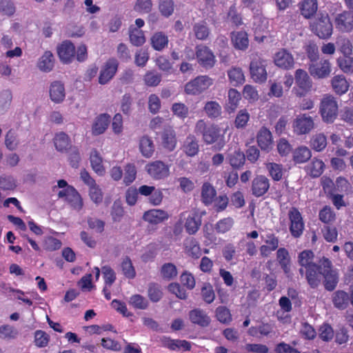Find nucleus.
<instances>
[{
	"label": "nucleus",
	"mask_w": 353,
	"mask_h": 353,
	"mask_svg": "<svg viewBox=\"0 0 353 353\" xmlns=\"http://www.w3.org/2000/svg\"><path fill=\"white\" fill-rule=\"evenodd\" d=\"M320 268L319 273L323 277L325 289L330 292L333 291L339 283V275L337 272L332 269V262L327 258L323 257L321 259Z\"/></svg>",
	"instance_id": "f257e3e1"
},
{
	"label": "nucleus",
	"mask_w": 353,
	"mask_h": 353,
	"mask_svg": "<svg viewBox=\"0 0 353 353\" xmlns=\"http://www.w3.org/2000/svg\"><path fill=\"white\" fill-rule=\"evenodd\" d=\"M339 106L335 98L331 95H325L321 99L319 112L322 120L327 123H332L338 115Z\"/></svg>",
	"instance_id": "f03ea898"
},
{
	"label": "nucleus",
	"mask_w": 353,
	"mask_h": 353,
	"mask_svg": "<svg viewBox=\"0 0 353 353\" xmlns=\"http://www.w3.org/2000/svg\"><path fill=\"white\" fill-rule=\"evenodd\" d=\"M194 132L202 135L203 140L206 144H212L216 141L220 137V129L216 125L207 126L203 119L199 120L195 125Z\"/></svg>",
	"instance_id": "7ed1b4c3"
},
{
	"label": "nucleus",
	"mask_w": 353,
	"mask_h": 353,
	"mask_svg": "<svg viewBox=\"0 0 353 353\" xmlns=\"http://www.w3.org/2000/svg\"><path fill=\"white\" fill-rule=\"evenodd\" d=\"M212 83V79L208 76H198L185 85L184 91L187 94L197 95L206 90Z\"/></svg>",
	"instance_id": "20e7f679"
},
{
	"label": "nucleus",
	"mask_w": 353,
	"mask_h": 353,
	"mask_svg": "<svg viewBox=\"0 0 353 353\" xmlns=\"http://www.w3.org/2000/svg\"><path fill=\"white\" fill-rule=\"evenodd\" d=\"M292 128L296 135L307 134L315 128L314 120L307 114H300L294 119Z\"/></svg>",
	"instance_id": "39448f33"
},
{
	"label": "nucleus",
	"mask_w": 353,
	"mask_h": 353,
	"mask_svg": "<svg viewBox=\"0 0 353 353\" xmlns=\"http://www.w3.org/2000/svg\"><path fill=\"white\" fill-rule=\"evenodd\" d=\"M312 30L321 39H327L333 30L332 23L327 14L317 17L311 24Z\"/></svg>",
	"instance_id": "423d86ee"
},
{
	"label": "nucleus",
	"mask_w": 353,
	"mask_h": 353,
	"mask_svg": "<svg viewBox=\"0 0 353 353\" xmlns=\"http://www.w3.org/2000/svg\"><path fill=\"white\" fill-rule=\"evenodd\" d=\"M307 65L310 76L314 79H326L332 72L331 63L327 59H321L315 62H309Z\"/></svg>",
	"instance_id": "0eeeda50"
},
{
	"label": "nucleus",
	"mask_w": 353,
	"mask_h": 353,
	"mask_svg": "<svg viewBox=\"0 0 353 353\" xmlns=\"http://www.w3.org/2000/svg\"><path fill=\"white\" fill-rule=\"evenodd\" d=\"M252 79L255 82H264L267 79L265 61L257 54L252 55L250 64Z\"/></svg>",
	"instance_id": "6e6552de"
},
{
	"label": "nucleus",
	"mask_w": 353,
	"mask_h": 353,
	"mask_svg": "<svg viewBox=\"0 0 353 353\" xmlns=\"http://www.w3.org/2000/svg\"><path fill=\"white\" fill-rule=\"evenodd\" d=\"M145 170L153 179H163L170 174L169 166L161 161H155L145 165Z\"/></svg>",
	"instance_id": "1a4fd4ad"
},
{
	"label": "nucleus",
	"mask_w": 353,
	"mask_h": 353,
	"mask_svg": "<svg viewBox=\"0 0 353 353\" xmlns=\"http://www.w3.org/2000/svg\"><path fill=\"white\" fill-rule=\"evenodd\" d=\"M196 56L198 63L206 69H211L216 63L212 51L205 46H199L196 48Z\"/></svg>",
	"instance_id": "9d476101"
},
{
	"label": "nucleus",
	"mask_w": 353,
	"mask_h": 353,
	"mask_svg": "<svg viewBox=\"0 0 353 353\" xmlns=\"http://www.w3.org/2000/svg\"><path fill=\"white\" fill-rule=\"evenodd\" d=\"M288 215L291 223L290 227V232L294 237L298 238L303 234L304 229L301 214L296 208H292L289 211Z\"/></svg>",
	"instance_id": "9b49d317"
},
{
	"label": "nucleus",
	"mask_w": 353,
	"mask_h": 353,
	"mask_svg": "<svg viewBox=\"0 0 353 353\" xmlns=\"http://www.w3.org/2000/svg\"><path fill=\"white\" fill-rule=\"evenodd\" d=\"M274 62L277 67L284 70H290L293 68L294 65L293 55L284 48L281 49L275 53Z\"/></svg>",
	"instance_id": "f8f14e48"
},
{
	"label": "nucleus",
	"mask_w": 353,
	"mask_h": 353,
	"mask_svg": "<svg viewBox=\"0 0 353 353\" xmlns=\"http://www.w3.org/2000/svg\"><path fill=\"white\" fill-rule=\"evenodd\" d=\"M119 63L115 59H109L101 70L99 83L101 85L108 83L115 75Z\"/></svg>",
	"instance_id": "ddd939ff"
},
{
	"label": "nucleus",
	"mask_w": 353,
	"mask_h": 353,
	"mask_svg": "<svg viewBox=\"0 0 353 353\" xmlns=\"http://www.w3.org/2000/svg\"><path fill=\"white\" fill-rule=\"evenodd\" d=\"M295 83L302 90L301 95L310 92L312 88V81L308 73L303 69H297L294 74Z\"/></svg>",
	"instance_id": "4468645a"
},
{
	"label": "nucleus",
	"mask_w": 353,
	"mask_h": 353,
	"mask_svg": "<svg viewBox=\"0 0 353 353\" xmlns=\"http://www.w3.org/2000/svg\"><path fill=\"white\" fill-rule=\"evenodd\" d=\"M57 53L63 63H69L74 57L75 47L70 41H64L57 46Z\"/></svg>",
	"instance_id": "2eb2a0df"
},
{
	"label": "nucleus",
	"mask_w": 353,
	"mask_h": 353,
	"mask_svg": "<svg viewBox=\"0 0 353 353\" xmlns=\"http://www.w3.org/2000/svg\"><path fill=\"white\" fill-rule=\"evenodd\" d=\"M321 259L318 264L312 265L305 270V279L308 285L312 288H316L321 282L322 274L319 273L321 270Z\"/></svg>",
	"instance_id": "dca6fc26"
},
{
	"label": "nucleus",
	"mask_w": 353,
	"mask_h": 353,
	"mask_svg": "<svg viewBox=\"0 0 353 353\" xmlns=\"http://www.w3.org/2000/svg\"><path fill=\"white\" fill-rule=\"evenodd\" d=\"M336 28L342 32H350L353 29V12L345 11L335 19Z\"/></svg>",
	"instance_id": "f3484780"
},
{
	"label": "nucleus",
	"mask_w": 353,
	"mask_h": 353,
	"mask_svg": "<svg viewBox=\"0 0 353 353\" xmlns=\"http://www.w3.org/2000/svg\"><path fill=\"white\" fill-rule=\"evenodd\" d=\"M269 188V179L263 175L256 176L252 182V192L257 197L264 195Z\"/></svg>",
	"instance_id": "a211bd4d"
},
{
	"label": "nucleus",
	"mask_w": 353,
	"mask_h": 353,
	"mask_svg": "<svg viewBox=\"0 0 353 353\" xmlns=\"http://www.w3.org/2000/svg\"><path fill=\"white\" fill-rule=\"evenodd\" d=\"M257 143L263 150L269 151L272 148L273 141L271 132L265 127L260 129L257 134Z\"/></svg>",
	"instance_id": "6ab92c4d"
},
{
	"label": "nucleus",
	"mask_w": 353,
	"mask_h": 353,
	"mask_svg": "<svg viewBox=\"0 0 353 353\" xmlns=\"http://www.w3.org/2000/svg\"><path fill=\"white\" fill-rule=\"evenodd\" d=\"M169 217L168 212L160 209H153L145 212L143 219L151 224H159Z\"/></svg>",
	"instance_id": "aec40b11"
},
{
	"label": "nucleus",
	"mask_w": 353,
	"mask_h": 353,
	"mask_svg": "<svg viewBox=\"0 0 353 353\" xmlns=\"http://www.w3.org/2000/svg\"><path fill=\"white\" fill-rule=\"evenodd\" d=\"M50 97L51 100L56 103H61L65 97V91L63 83L61 81H54L50 87Z\"/></svg>",
	"instance_id": "412c9836"
},
{
	"label": "nucleus",
	"mask_w": 353,
	"mask_h": 353,
	"mask_svg": "<svg viewBox=\"0 0 353 353\" xmlns=\"http://www.w3.org/2000/svg\"><path fill=\"white\" fill-rule=\"evenodd\" d=\"M182 150L188 157H194L196 155L199 150L196 138L194 135H188L183 141Z\"/></svg>",
	"instance_id": "4be33fe9"
},
{
	"label": "nucleus",
	"mask_w": 353,
	"mask_h": 353,
	"mask_svg": "<svg viewBox=\"0 0 353 353\" xmlns=\"http://www.w3.org/2000/svg\"><path fill=\"white\" fill-rule=\"evenodd\" d=\"M191 322L201 327H206L210 323V319L207 314L201 309H194L189 312Z\"/></svg>",
	"instance_id": "5701e85b"
},
{
	"label": "nucleus",
	"mask_w": 353,
	"mask_h": 353,
	"mask_svg": "<svg viewBox=\"0 0 353 353\" xmlns=\"http://www.w3.org/2000/svg\"><path fill=\"white\" fill-rule=\"evenodd\" d=\"M231 41L236 49L245 50L249 45L248 34L245 32H232L231 33Z\"/></svg>",
	"instance_id": "b1692460"
},
{
	"label": "nucleus",
	"mask_w": 353,
	"mask_h": 353,
	"mask_svg": "<svg viewBox=\"0 0 353 353\" xmlns=\"http://www.w3.org/2000/svg\"><path fill=\"white\" fill-rule=\"evenodd\" d=\"M309 143L312 150L321 152L325 149L327 145V137L323 132L316 133L310 137Z\"/></svg>",
	"instance_id": "393cba45"
},
{
	"label": "nucleus",
	"mask_w": 353,
	"mask_h": 353,
	"mask_svg": "<svg viewBox=\"0 0 353 353\" xmlns=\"http://www.w3.org/2000/svg\"><path fill=\"white\" fill-rule=\"evenodd\" d=\"M332 301L335 307L344 310L348 306L350 299L347 292L343 290H337L333 293Z\"/></svg>",
	"instance_id": "a878e982"
},
{
	"label": "nucleus",
	"mask_w": 353,
	"mask_h": 353,
	"mask_svg": "<svg viewBox=\"0 0 353 353\" xmlns=\"http://www.w3.org/2000/svg\"><path fill=\"white\" fill-rule=\"evenodd\" d=\"M110 121V117L107 114H101L97 117L92 125V134L99 135L107 129Z\"/></svg>",
	"instance_id": "bb28decb"
},
{
	"label": "nucleus",
	"mask_w": 353,
	"mask_h": 353,
	"mask_svg": "<svg viewBox=\"0 0 353 353\" xmlns=\"http://www.w3.org/2000/svg\"><path fill=\"white\" fill-rule=\"evenodd\" d=\"M162 144L168 151H173L176 148V133L172 128L164 130L162 134Z\"/></svg>",
	"instance_id": "cd10ccee"
},
{
	"label": "nucleus",
	"mask_w": 353,
	"mask_h": 353,
	"mask_svg": "<svg viewBox=\"0 0 353 353\" xmlns=\"http://www.w3.org/2000/svg\"><path fill=\"white\" fill-rule=\"evenodd\" d=\"M333 90L338 94L345 93L349 88V83L343 75L334 76L331 80Z\"/></svg>",
	"instance_id": "c85d7f7f"
},
{
	"label": "nucleus",
	"mask_w": 353,
	"mask_h": 353,
	"mask_svg": "<svg viewBox=\"0 0 353 353\" xmlns=\"http://www.w3.org/2000/svg\"><path fill=\"white\" fill-rule=\"evenodd\" d=\"M54 143L56 149L61 152H68L70 147H72L69 137L62 132L56 134Z\"/></svg>",
	"instance_id": "c756f323"
},
{
	"label": "nucleus",
	"mask_w": 353,
	"mask_h": 353,
	"mask_svg": "<svg viewBox=\"0 0 353 353\" xmlns=\"http://www.w3.org/2000/svg\"><path fill=\"white\" fill-rule=\"evenodd\" d=\"M154 145L153 141L148 136H143L139 141V149L143 157L150 158L154 152Z\"/></svg>",
	"instance_id": "7c9ffc66"
},
{
	"label": "nucleus",
	"mask_w": 353,
	"mask_h": 353,
	"mask_svg": "<svg viewBox=\"0 0 353 353\" xmlns=\"http://www.w3.org/2000/svg\"><path fill=\"white\" fill-rule=\"evenodd\" d=\"M317 0H303L301 3V12L306 19L311 18L317 11Z\"/></svg>",
	"instance_id": "2f4dec72"
},
{
	"label": "nucleus",
	"mask_w": 353,
	"mask_h": 353,
	"mask_svg": "<svg viewBox=\"0 0 353 353\" xmlns=\"http://www.w3.org/2000/svg\"><path fill=\"white\" fill-rule=\"evenodd\" d=\"M312 157L311 150L307 146H300L293 152V160L296 163H303L307 161Z\"/></svg>",
	"instance_id": "473e14b6"
},
{
	"label": "nucleus",
	"mask_w": 353,
	"mask_h": 353,
	"mask_svg": "<svg viewBox=\"0 0 353 353\" xmlns=\"http://www.w3.org/2000/svg\"><path fill=\"white\" fill-rule=\"evenodd\" d=\"M201 225V217L198 214L189 216L185 223V228L190 234H195Z\"/></svg>",
	"instance_id": "72a5a7b5"
},
{
	"label": "nucleus",
	"mask_w": 353,
	"mask_h": 353,
	"mask_svg": "<svg viewBox=\"0 0 353 353\" xmlns=\"http://www.w3.org/2000/svg\"><path fill=\"white\" fill-rule=\"evenodd\" d=\"M216 194L215 188L210 183H204L201 188V198L205 205L212 203Z\"/></svg>",
	"instance_id": "f704fd0d"
},
{
	"label": "nucleus",
	"mask_w": 353,
	"mask_h": 353,
	"mask_svg": "<svg viewBox=\"0 0 353 353\" xmlns=\"http://www.w3.org/2000/svg\"><path fill=\"white\" fill-rule=\"evenodd\" d=\"M168 43V37L162 32H157L151 37L152 46L156 50H162Z\"/></svg>",
	"instance_id": "c9c22d12"
},
{
	"label": "nucleus",
	"mask_w": 353,
	"mask_h": 353,
	"mask_svg": "<svg viewBox=\"0 0 353 353\" xmlns=\"http://www.w3.org/2000/svg\"><path fill=\"white\" fill-rule=\"evenodd\" d=\"M203 110L206 115L210 119H216L221 114V106L215 101L206 102Z\"/></svg>",
	"instance_id": "e433bc0d"
},
{
	"label": "nucleus",
	"mask_w": 353,
	"mask_h": 353,
	"mask_svg": "<svg viewBox=\"0 0 353 353\" xmlns=\"http://www.w3.org/2000/svg\"><path fill=\"white\" fill-rule=\"evenodd\" d=\"M39 68L43 72H50L54 67V57L51 52L46 51L40 58Z\"/></svg>",
	"instance_id": "4c0bfd02"
},
{
	"label": "nucleus",
	"mask_w": 353,
	"mask_h": 353,
	"mask_svg": "<svg viewBox=\"0 0 353 353\" xmlns=\"http://www.w3.org/2000/svg\"><path fill=\"white\" fill-rule=\"evenodd\" d=\"M65 201L77 211H80L83 208V204L81 196L74 188L72 190L69 191L68 196H67Z\"/></svg>",
	"instance_id": "58836bf2"
},
{
	"label": "nucleus",
	"mask_w": 353,
	"mask_h": 353,
	"mask_svg": "<svg viewBox=\"0 0 353 353\" xmlns=\"http://www.w3.org/2000/svg\"><path fill=\"white\" fill-rule=\"evenodd\" d=\"M193 31L196 38L199 40L207 39L210 33V28L204 21L195 23L193 26Z\"/></svg>",
	"instance_id": "ea45409f"
},
{
	"label": "nucleus",
	"mask_w": 353,
	"mask_h": 353,
	"mask_svg": "<svg viewBox=\"0 0 353 353\" xmlns=\"http://www.w3.org/2000/svg\"><path fill=\"white\" fill-rule=\"evenodd\" d=\"M325 164L322 160L314 158L307 165V170L312 177H319L323 172Z\"/></svg>",
	"instance_id": "a19ab883"
},
{
	"label": "nucleus",
	"mask_w": 353,
	"mask_h": 353,
	"mask_svg": "<svg viewBox=\"0 0 353 353\" xmlns=\"http://www.w3.org/2000/svg\"><path fill=\"white\" fill-rule=\"evenodd\" d=\"M314 253L311 250H303L299 253L298 256V262L302 267H305V270L309 268L312 265H316V263L313 262Z\"/></svg>",
	"instance_id": "79ce46f5"
},
{
	"label": "nucleus",
	"mask_w": 353,
	"mask_h": 353,
	"mask_svg": "<svg viewBox=\"0 0 353 353\" xmlns=\"http://www.w3.org/2000/svg\"><path fill=\"white\" fill-rule=\"evenodd\" d=\"M241 94L235 89H230L228 91V103L227 109L230 112H234L239 105L241 99Z\"/></svg>",
	"instance_id": "37998d69"
},
{
	"label": "nucleus",
	"mask_w": 353,
	"mask_h": 353,
	"mask_svg": "<svg viewBox=\"0 0 353 353\" xmlns=\"http://www.w3.org/2000/svg\"><path fill=\"white\" fill-rule=\"evenodd\" d=\"M230 82L234 86L242 84L245 81V77L240 68H233L228 72Z\"/></svg>",
	"instance_id": "c03bdc74"
},
{
	"label": "nucleus",
	"mask_w": 353,
	"mask_h": 353,
	"mask_svg": "<svg viewBox=\"0 0 353 353\" xmlns=\"http://www.w3.org/2000/svg\"><path fill=\"white\" fill-rule=\"evenodd\" d=\"M161 274L164 279L172 280L177 276L176 267L172 263H165L161 267Z\"/></svg>",
	"instance_id": "a18cd8bd"
},
{
	"label": "nucleus",
	"mask_w": 353,
	"mask_h": 353,
	"mask_svg": "<svg viewBox=\"0 0 353 353\" xmlns=\"http://www.w3.org/2000/svg\"><path fill=\"white\" fill-rule=\"evenodd\" d=\"M336 43L339 50L345 56H350L352 53V44L350 40L346 37H340L337 39Z\"/></svg>",
	"instance_id": "49530a36"
},
{
	"label": "nucleus",
	"mask_w": 353,
	"mask_h": 353,
	"mask_svg": "<svg viewBox=\"0 0 353 353\" xmlns=\"http://www.w3.org/2000/svg\"><path fill=\"white\" fill-rule=\"evenodd\" d=\"M121 268L125 277L128 279H134L135 277L136 271L130 259L128 256H125L123 259Z\"/></svg>",
	"instance_id": "de8ad7c7"
},
{
	"label": "nucleus",
	"mask_w": 353,
	"mask_h": 353,
	"mask_svg": "<svg viewBox=\"0 0 353 353\" xmlns=\"http://www.w3.org/2000/svg\"><path fill=\"white\" fill-rule=\"evenodd\" d=\"M123 183L125 185L131 184L137 177V168L132 163H128L124 168Z\"/></svg>",
	"instance_id": "09e8293b"
},
{
	"label": "nucleus",
	"mask_w": 353,
	"mask_h": 353,
	"mask_svg": "<svg viewBox=\"0 0 353 353\" xmlns=\"http://www.w3.org/2000/svg\"><path fill=\"white\" fill-rule=\"evenodd\" d=\"M90 163L93 170L99 174L103 172V166L102 165V158L96 150H93L90 154Z\"/></svg>",
	"instance_id": "8fccbe9b"
},
{
	"label": "nucleus",
	"mask_w": 353,
	"mask_h": 353,
	"mask_svg": "<svg viewBox=\"0 0 353 353\" xmlns=\"http://www.w3.org/2000/svg\"><path fill=\"white\" fill-rule=\"evenodd\" d=\"M337 64L340 69L345 73L353 72V57L343 56L337 59Z\"/></svg>",
	"instance_id": "3c124183"
},
{
	"label": "nucleus",
	"mask_w": 353,
	"mask_h": 353,
	"mask_svg": "<svg viewBox=\"0 0 353 353\" xmlns=\"http://www.w3.org/2000/svg\"><path fill=\"white\" fill-rule=\"evenodd\" d=\"M148 294L150 299L152 302L159 301L163 296L161 286L157 283H150L148 286Z\"/></svg>",
	"instance_id": "603ef678"
},
{
	"label": "nucleus",
	"mask_w": 353,
	"mask_h": 353,
	"mask_svg": "<svg viewBox=\"0 0 353 353\" xmlns=\"http://www.w3.org/2000/svg\"><path fill=\"white\" fill-rule=\"evenodd\" d=\"M130 40L135 46H142L145 41L143 32L138 28L132 29L130 32Z\"/></svg>",
	"instance_id": "864d4df0"
},
{
	"label": "nucleus",
	"mask_w": 353,
	"mask_h": 353,
	"mask_svg": "<svg viewBox=\"0 0 353 353\" xmlns=\"http://www.w3.org/2000/svg\"><path fill=\"white\" fill-rule=\"evenodd\" d=\"M143 81L148 86H157L161 81V75L155 71H148L144 75Z\"/></svg>",
	"instance_id": "5fc2aeb1"
},
{
	"label": "nucleus",
	"mask_w": 353,
	"mask_h": 353,
	"mask_svg": "<svg viewBox=\"0 0 353 353\" xmlns=\"http://www.w3.org/2000/svg\"><path fill=\"white\" fill-rule=\"evenodd\" d=\"M266 168L270 175L274 181H280L283 176V168L280 164L275 163H269L266 165Z\"/></svg>",
	"instance_id": "6e6d98bb"
},
{
	"label": "nucleus",
	"mask_w": 353,
	"mask_h": 353,
	"mask_svg": "<svg viewBox=\"0 0 353 353\" xmlns=\"http://www.w3.org/2000/svg\"><path fill=\"white\" fill-rule=\"evenodd\" d=\"M323 236L326 241L334 243L337 240L338 231L336 227L330 225H325L321 229Z\"/></svg>",
	"instance_id": "4d7b16f0"
},
{
	"label": "nucleus",
	"mask_w": 353,
	"mask_h": 353,
	"mask_svg": "<svg viewBox=\"0 0 353 353\" xmlns=\"http://www.w3.org/2000/svg\"><path fill=\"white\" fill-rule=\"evenodd\" d=\"M319 219L325 224H329L335 220V213L330 207L325 206L319 214Z\"/></svg>",
	"instance_id": "13d9d810"
},
{
	"label": "nucleus",
	"mask_w": 353,
	"mask_h": 353,
	"mask_svg": "<svg viewBox=\"0 0 353 353\" xmlns=\"http://www.w3.org/2000/svg\"><path fill=\"white\" fill-rule=\"evenodd\" d=\"M245 161V154L240 151H235L229 156L230 164L235 168L241 167Z\"/></svg>",
	"instance_id": "bf43d9fd"
},
{
	"label": "nucleus",
	"mask_w": 353,
	"mask_h": 353,
	"mask_svg": "<svg viewBox=\"0 0 353 353\" xmlns=\"http://www.w3.org/2000/svg\"><path fill=\"white\" fill-rule=\"evenodd\" d=\"M5 145L9 150L12 151L17 149L19 141L16 133L12 130H10L7 132L5 138Z\"/></svg>",
	"instance_id": "052dcab7"
},
{
	"label": "nucleus",
	"mask_w": 353,
	"mask_h": 353,
	"mask_svg": "<svg viewBox=\"0 0 353 353\" xmlns=\"http://www.w3.org/2000/svg\"><path fill=\"white\" fill-rule=\"evenodd\" d=\"M130 303L137 309L145 310L148 307L147 299L140 294H134L131 296Z\"/></svg>",
	"instance_id": "680f3d73"
},
{
	"label": "nucleus",
	"mask_w": 353,
	"mask_h": 353,
	"mask_svg": "<svg viewBox=\"0 0 353 353\" xmlns=\"http://www.w3.org/2000/svg\"><path fill=\"white\" fill-rule=\"evenodd\" d=\"M50 340L49 335L42 330H37L34 332V343L37 347H43L47 346Z\"/></svg>",
	"instance_id": "e2e57ef3"
},
{
	"label": "nucleus",
	"mask_w": 353,
	"mask_h": 353,
	"mask_svg": "<svg viewBox=\"0 0 353 353\" xmlns=\"http://www.w3.org/2000/svg\"><path fill=\"white\" fill-rule=\"evenodd\" d=\"M216 316L217 319L223 323H228L232 320L230 312L225 306H219L216 308Z\"/></svg>",
	"instance_id": "0e129e2a"
},
{
	"label": "nucleus",
	"mask_w": 353,
	"mask_h": 353,
	"mask_svg": "<svg viewBox=\"0 0 353 353\" xmlns=\"http://www.w3.org/2000/svg\"><path fill=\"white\" fill-rule=\"evenodd\" d=\"M152 8L151 0H137L134 10L141 13H149Z\"/></svg>",
	"instance_id": "69168bd1"
},
{
	"label": "nucleus",
	"mask_w": 353,
	"mask_h": 353,
	"mask_svg": "<svg viewBox=\"0 0 353 353\" xmlns=\"http://www.w3.org/2000/svg\"><path fill=\"white\" fill-rule=\"evenodd\" d=\"M159 8L163 16L168 17L174 12V2L172 0H163L159 3Z\"/></svg>",
	"instance_id": "338daca9"
},
{
	"label": "nucleus",
	"mask_w": 353,
	"mask_h": 353,
	"mask_svg": "<svg viewBox=\"0 0 353 353\" xmlns=\"http://www.w3.org/2000/svg\"><path fill=\"white\" fill-rule=\"evenodd\" d=\"M201 295L206 303H211L213 302L215 298V294L212 286L210 283H205L203 285L201 288Z\"/></svg>",
	"instance_id": "774afa93"
}]
</instances>
